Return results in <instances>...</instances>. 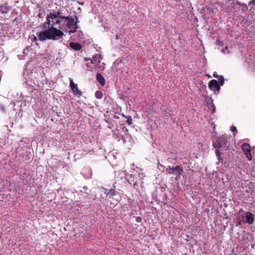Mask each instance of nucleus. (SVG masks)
Here are the masks:
<instances>
[{
	"label": "nucleus",
	"mask_w": 255,
	"mask_h": 255,
	"mask_svg": "<svg viewBox=\"0 0 255 255\" xmlns=\"http://www.w3.org/2000/svg\"><path fill=\"white\" fill-rule=\"evenodd\" d=\"M103 94L100 91H97L95 92V97L98 99H101L103 98Z\"/></svg>",
	"instance_id": "14"
},
{
	"label": "nucleus",
	"mask_w": 255,
	"mask_h": 255,
	"mask_svg": "<svg viewBox=\"0 0 255 255\" xmlns=\"http://www.w3.org/2000/svg\"><path fill=\"white\" fill-rule=\"evenodd\" d=\"M213 146L215 149L216 155L218 159L217 164H218L220 161L221 151H222L224 148L228 147V144L226 137L222 136L217 138L215 140H213Z\"/></svg>",
	"instance_id": "2"
},
{
	"label": "nucleus",
	"mask_w": 255,
	"mask_h": 255,
	"mask_svg": "<svg viewBox=\"0 0 255 255\" xmlns=\"http://www.w3.org/2000/svg\"><path fill=\"white\" fill-rule=\"evenodd\" d=\"M243 218L244 223H248L249 225H251L254 223L255 215L250 212H247L245 213V216Z\"/></svg>",
	"instance_id": "8"
},
{
	"label": "nucleus",
	"mask_w": 255,
	"mask_h": 255,
	"mask_svg": "<svg viewBox=\"0 0 255 255\" xmlns=\"http://www.w3.org/2000/svg\"><path fill=\"white\" fill-rule=\"evenodd\" d=\"M18 2H19L18 0L15 1L14 4H15V6H18L16 4L18 3Z\"/></svg>",
	"instance_id": "27"
},
{
	"label": "nucleus",
	"mask_w": 255,
	"mask_h": 255,
	"mask_svg": "<svg viewBox=\"0 0 255 255\" xmlns=\"http://www.w3.org/2000/svg\"><path fill=\"white\" fill-rule=\"evenodd\" d=\"M206 102L207 104L209 106L213 107V112H214L215 111V109L214 107V106H213V105H212L213 101H212V98H207L206 99Z\"/></svg>",
	"instance_id": "13"
},
{
	"label": "nucleus",
	"mask_w": 255,
	"mask_h": 255,
	"mask_svg": "<svg viewBox=\"0 0 255 255\" xmlns=\"http://www.w3.org/2000/svg\"><path fill=\"white\" fill-rule=\"evenodd\" d=\"M217 44H219L220 43V41L219 40H217L216 41Z\"/></svg>",
	"instance_id": "28"
},
{
	"label": "nucleus",
	"mask_w": 255,
	"mask_h": 255,
	"mask_svg": "<svg viewBox=\"0 0 255 255\" xmlns=\"http://www.w3.org/2000/svg\"><path fill=\"white\" fill-rule=\"evenodd\" d=\"M69 80L70 81V87L74 94L78 97L81 96L82 93L78 89L77 84L74 83L72 78H69Z\"/></svg>",
	"instance_id": "6"
},
{
	"label": "nucleus",
	"mask_w": 255,
	"mask_h": 255,
	"mask_svg": "<svg viewBox=\"0 0 255 255\" xmlns=\"http://www.w3.org/2000/svg\"><path fill=\"white\" fill-rule=\"evenodd\" d=\"M103 189L104 190L105 194H107V195L109 194V193H108L109 190L108 189L104 188H103Z\"/></svg>",
	"instance_id": "25"
},
{
	"label": "nucleus",
	"mask_w": 255,
	"mask_h": 255,
	"mask_svg": "<svg viewBox=\"0 0 255 255\" xmlns=\"http://www.w3.org/2000/svg\"><path fill=\"white\" fill-rule=\"evenodd\" d=\"M214 77H217V76L215 75V74H214Z\"/></svg>",
	"instance_id": "29"
},
{
	"label": "nucleus",
	"mask_w": 255,
	"mask_h": 255,
	"mask_svg": "<svg viewBox=\"0 0 255 255\" xmlns=\"http://www.w3.org/2000/svg\"><path fill=\"white\" fill-rule=\"evenodd\" d=\"M96 79L98 82L102 85H105V79L104 77L99 73H98L96 75Z\"/></svg>",
	"instance_id": "12"
},
{
	"label": "nucleus",
	"mask_w": 255,
	"mask_h": 255,
	"mask_svg": "<svg viewBox=\"0 0 255 255\" xmlns=\"http://www.w3.org/2000/svg\"><path fill=\"white\" fill-rule=\"evenodd\" d=\"M208 87L213 91L217 94L220 90V86L218 82L216 80H212L208 83Z\"/></svg>",
	"instance_id": "7"
},
{
	"label": "nucleus",
	"mask_w": 255,
	"mask_h": 255,
	"mask_svg": "<svg viewBox=\"0 0 255 255\" xmlns=\"http://www.w3.org/2000/svg\"><path fill=\"white\" fill-rule=\"evenodd\" d=\"M164 168L165 167L163 166L162 165L159 164H158V168L159 169V170H162V168H163V170H164Z\"/></svg>",
	"instance_id": "24"
},
{
	"label": "nucleus",
	"mask_w": 255,
	"mask_h": 255,
	"mask_svg": "<svg viewBox=\"0 0 255 255\" xmlns=\"http://www.w3.org/2000/svg\"><path fill=\"white\" fill-rule=\"evenodd\" d=\"M86 67L88 68H90V69H92L93 68H94V66L93 64H91V62H90V63H87L86 64Z\"/></svg>",
	"instance_id": "22"
},
{
	"label": "nucleus",
	"mask_w": 255,
	"mask_h": 255,
	"mask_svg": "<svg viewBox=\"0 0 255 255\" xmlns=\"http://www.w3.org/2000/svg\"><path fill=\"white\" fill-rule=\"evenodd\" d=\"M109 194L112 196H114L116 195V192L114 189H111L108 192Z\"/></svg>",
	"instance_id": "21"
},
{
	"label": "nucleus",
	"mask_w": 255,
	"mask_h": 255,
	"mask_svg": "<svg viewBox=\"0 0 255 255\" xmlns=\"http://www.w3.org/2000/svg\"><path fill=\"white\" fill-rule=\"evenodd\" d=\"M127 122L129 126L131 125L132 124V120L130 117L127 118Z\"/></svg>",
	"instance_id": "20"
},
{
	"label": "nucleus",
	"mask_w": 255,
	"mask_h": 255,
	"mask_svg": "<svg viewBox=\"0 0 255 255\" xmlns=\"http://www.w3.org/2000/svg\"><path fill=\"white\" fill-rule=\"evenodd\" d=\"M0 29V34H2L4 36H10L14 33V28L7 23H2Z\"/></svg>",
	"instance_id": "3"
},
{
	"label": "nucleus",
	"mask_w": 255,
	"mask_h": 255,
	"mask_svg": "<svg viewBox=\"0 0 255 255\" xmlns=\"http://www.w3.org/2000/svg\"><path fill=\"white\" fill-rule=\"evenodd\" d=\"M166 170L168 171V173L170 174H174L178 178L180 177L183 171L182 167L179 165L176 166L175 167L168 166Z\"/></svg>",
	"instance_id": "4"
},
{
	"label": "nucleus",
	"mask_w": 255,
	"mask_h": 255,
	"mask_svg": "<svg viewBox=\"0 0 255 255\" xmlns=\"http://www.w3.org/2000/svg\"><path fill=\"white\" fill-rule=\"evenodd\" d=\"M75 19V20L72 17L61 15L59 12L51 13L47 16L46 21L43 24V30L38 35L39 39L41 41L62 39L64 34L62 30L64 27H66L65 29L69 34L74 33L79 22L76 16Z\"/></svg>",
	"instance_id": "1"
},
{
	"label": "nucleus",
	"mask_w": 255,
	"mask_h": 255,
	"mask_svg": "<svg viewBox=\"0 0 255 255\" xmlns=\"http://www.w3.org/2000/svg\"><path fill=\"white\" fill-rule=\"evenodd\" d=\"M10 9V7L9 6L7 3H4L0 6V12L2 13H7Z\"/></svg>",
	"instance_id": "10"
},
{
	"label": "nucleus",
	"mask_w": 255,
	"mask_h": 255,
	"mask_svg": "<svg viewBox=\"0 0 255 255\" xmlns=\"http://www.w3.org/2000/svg\"><path fill=\"white\" fill-rule=\"evenodd\" d=\"M0 110L3 113H5V112H6L5 106L2 104H0Z\"/></svg>",
	"instance_id": "19"
},
{
	"label": "nucleus",
	"mask_w": 255,
	"mask_h": 255,
	"mask_svg": "<svg viewBox=\"0 0 255 255\" xmlns=\"http://www.w3.org/2000/svg\"><path fill=\"white\" fill-rule=\"evenodd\" d=\"M219 81L220 82V85L223 86L224 85L225 81L224 77L223 76H220Z\"/></svg>",
	"instance_id": "15"
},
{
	"label": "nucleus",
	"mask_w": 255,
	"mask_h": 255,
	"mask_svg": "<svg viewBox=\"0 0 255 255\" xmlns=\"http://www.w3.org/2000/svg\"><path fill=\"white\" fill-rule=\"evenodd\" d=\"M42 31H40V32H39V33H37V37L35 36V37H34V41H35V42H36V41L37 40H39V41H42L41 40H40L39 39V37H38V35H39V34H40Z\"/></svg>",
	"instance_id": "23"
},
{
	"label": "nucleus",
	"mask_w": 255,
	"mask_h": 255,
	"mask_svg": "<svg viewBox=\"0 0 255 255\" xmlns=\"http://www.w3.org/2000/svg\"><path fill=\"white\" fill-rule=\"evenodd\" d=\"M136 221H137V222H139L140 221V220H141V219H140V218H139V217H138V218H136Z\"/></svg>",
	"instance_id": "26"
},
{
	"label": "nucleus",
	"mask_w": 255,
	"mask_h": 255,
	"mask_svg": "<svg viewBox=\"0 0 255 255\" xmlns=\"http://www.w3.org/2000/svg\"><path fill=\"white\" fill-rule=\"evenodd\" d=\"M69 46L72 49L77 51L80 50L82 48V46L80 44L74 42H71L69 43Z\"/></svg>",
	"instance_id": "11"
},
{
	"label": "nucleus",
	"mask_w": 255,
	"mask_h": 255,
	"mask_svg": "<svg viewBox=\"0 0 255 255\" xmlns=\"http://www.w3.org/2000/svg\"><path fill=\"white\" fill-rule=\"evenodd\" d=\"M254 5H255V0H251L249 3V6L250 8H252Z\"/></svg>",
	"instance_id": "17"
},
{
	"label": "nucleus",
	"mask_w": 255,
	"mask_h": 255,
	"mask_svg": "<svg viewBox=\"0 0 255 255\" xmlns=\"http://www.w3.org/2000/svg\"><path fill=\"white\" fill-rule=\"evenodd\" d=\"M242 148L246 155L249 160H251L252 159V157L251 154V147L250 145L248 143H245L242 144Z\"/></svg>",
	"instance_id": "9"
},
{
	"label": "nucleus",
	"mask_w": 255,
	"mask_h": 255,
	"mask_svg": "<svg viewBox=\"0 0 255 255\" xmlns=\"http://www.w3.org/2000/svg\"><path fill=\"white\" fill-rule=\"evenodd\" d=\"M85 60L86 61L90 60L91 62V64L93 65L95 69L101 68L102 65L104 64L103 63H101V58L99 55L93 56L91 59L89 58L85 59Z\"/></svg>",
	"instance_id": "5"
},
{
	"label": "nucleus",
	"mask_w": 255,
	"mask_h": 255,
	"mask_svg": "<svg viewBox=\"0 0 255 255\" xmlns=\"http://www.w3.org/2000/svg\"><path fill=\"white\" fill-rule=\"evenodd\" d=\"M230 130L234 132V135H235L236 133H237V128L235 126H232L230 128Z\"/></svg>",
	"instance_id": "16"
},
{
	"label": "nucleus",
	"mask_w": 255,
	"mask_h": 255,
	"mask_svg": "<svg viewBox=\"0 0 255 255\" xmlns=\"http://www.w3.org/2000/svg\"><path fill=\"white\" fill-rule=\"evenodd\" d=\"M222 52L224 53V54H229L230 53V51L229 50V48H228V47H225L224 48H223L222 49Z\"/></svg>",
	"instance_id": "18"
},
{
	"label": "nucleus",
	"mask_w": 255,
	"mask_h": 255,
	"mask_svg": "<svg viewBox=\"0 0 255 255\" xmlns=\"http://www.w3.org/2000/svg\"><path fill=\"white\" fill-rule=\"evenodd\" d=\"M221 158H222V157H221L220 162L221 161V160H223V159H221Z\"/></svg>",
	"instance_id": "30"
}]
</instances>
